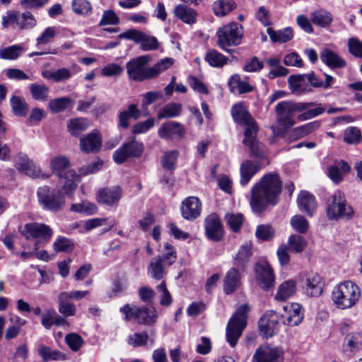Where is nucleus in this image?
<instances>
[{"label":"nucleus","instance_id":"nucleus-14","mask_svg":"<svg viewBox=\"0 0 362 362\" xmlns=\"http://www.w3.org/2000/svg\"><path fill=\"white\" fill-rule=\"evenodd\" d=\"M118 38L133 40L135 43L139 44L144 51L155 50L159 46L156 37L149 36L136 29H129L122 33L118 35Z\"/></svg>","mask_w":362,"mask_h":362},{"label":"nucleus","instance_id":"nucleus-44","mask_svg":"<svg viewBox=\"0 0 362 362\" xmlns=\"http://www.w3.org/2000/svg\"><path fill=\"white\" fill-rule=\"evenodd\" d=\"M236 8L233 0H217L213 3L212 8L216 16H224Z\"/></svg>","mask_w":362,"mask_h":362},{"label":"nucleus","instance_id":"nucleus-10","mask_svg":"<svg viewBox=\"0 0 362 362\" xmlns=\"http://www.w3.org/2000/svg\"><path fill=\"white\" fill-rule=\"evenodd\" d=\"M217 45L223 50L230 53L231 46H238L241 43L243 36V28L238 23H230L220 27L216 32Z\"/></svg>","mask_w":362,"mask_h":362},{"label":"nucleus","instance_id":"nucleus-47","mask_svg":"<svg viewBox=\"0 0 362 362\" xmlns=\"http://www.w3.org/2000/svg\"><path fill=\"white\" fill-rule=\"evenodd\" d=\"M24 51V47L20 45H11L0 49V58L6 60H16Z\"/></svg>","mask_w":362,"mask_h":362},{"label":"nucleus","instance_id":"nucleus-20","mask_svg":"<svg viewBox=\"0 0 362 362\" xmlns=\"http://www.w3.org/2000/svg\"><path fill=\"white\" fill-rule=\"evenodd\" d=\"M122 197V189L119 186L100 189L97 194L98 202L109 206L117 205Z\"/></svg>","mask_w":362,"mask_h":362},{"label":"nucleus","instance_id":"nucleus-11","mask_svg":"<svg viewBox=\"0 0 362 362\" xmlns=\"http://www.w3.org/2000/svg\"><path fill=\"white\" fill-rule=\"evenodd\" d=\"M21 233L27 240L36 239L34 250H37L41 246L47 243L53 235V231L46 224L30 223L24 226Z\"/></svg>","mask_w":362,"mask_h":362},{"label":"nucleus","instance_id":"nucleus-8","mask_svg":"<svg viewBox=\"0 0 362 362\" xmlns=\"http://www.w3.org/2000/svg\"><path fill=\"white\" fill-rule=\"evenodd\" d=\"M126 321L135 320L138 324L151 325L158 319L157 310L152 305L139 307L134 304H125L119 308Z\"/></svg>","mask_w":362,"mask_h":362},{"label":"nucleus","instance_id":"nucleus-54","mask_svg":"<svg viewBox=\"0 0 362 362\" xmlns=\"http://www.w3.org/2000/svg\"><path fill=\"white\" fill-rule=\"evenodd\" d=\"M1 25L4 28L18 29V11L10 10L2 16Z\"/></svg>","mask_w":362,"mask_h":362},{"label":"nucleus","instance_id":"nucleus-25","mask_svg":"<svg viewBox=\"0 0 362 362\" xmlns=\"http://www.w3.org/2000/svg\"><path fill=\"white\" fill-rule=\"evenodd\" d=\"M320 57L321 61L331 69L344 68L347 64L346 60L340 55L327 48L323 49L321 51Z\"/></svg>","mask_w":362,"mask_h":362},{"label":"nucleus","instance_id":"nucleus-48","mask_svg":"<svg viewBox=\"0 0 362 362\" xmlns=\"http://www.w3.org/2000/svg\"><path fill=\"white\" fill-rule=\"evenodd\" d=\"M205 60L210 66L220 68L227 64L228 58L216 49H210L205 55Z\"/></svg>","mask_w":362,"mask_h":362},{"label":"nucleus","instance_id":"nucleus-28","mask_svg":"<svg viewBox=\"0 0 362 362\" xmlns=\"http://www.w3.org/2000/svg\"><path fill=\"white\" fill-rule=\"evenodd\" d=\"M252 255V244L246 243L242 245L233 259L235 267L243 271L248 265Z\"/></svg>","mask_w":362,"mask_h":362},{"label":"nucleus","instance_id":"nucleus-53","mask_svg":"<svg viewBox=\"0 0 362 362\" xmlns=\"http://www.w3.org/2000/svg\"><path fill=\"white\" fill-rule=\"evenodd\" d=\"M30 92L35 100L45 101L48 98L49 88L45 84L32 83L30 86Z\"/></svg>","mask_w":362,"mask_h":362},{"label":"nucleus","instance_id":"nucleus-58","mask_svg":"<svg viewBox=\"0 0 362 362\" xmlns=\"http://www.w3.org/2000/svg\"><path fill=\"white\" fill-rule=\"evenodd\" d=\"M361 139V131L356 127H350L344 132V141L349 144H356Z\"/></svg>","mask_w":362,"mask_h":362},{"label":"nucleus","instance_id":"nucleus-34","mask_svg":"<svg viewBox=\"0 0 362 362\" xmlns=\"http://www.w3.org/2000/svg\"><path fill=\"white\" fill-rule=\"evenodd\" d=\"M362 349V334L352 332L348 334L344 339V352L356 353Z\"/></svg>","mask_w":362,"mask_h":362},{"label":"nucleus","instance_id":"nucleus-57","mask_svg":"<svg viewBox=\"0 0 362 362\" xmlns=\"http://www.w3.org/2000/svg\"><path fill=\"white\" fill-rule=\"evenodd\" d=\"M71 6L75 13L82 16L89 15L92 11L91 4L87 0H73Z\"/></svg>","mask_w":362,"mask_h":362},{"label":"nucleus","instance_id":"nucleus-17","mask_svg":"<svg viewBox=\"0 0 362 362\" xmlns=\"http://www.w3.org/2000/svg\"><path fill=\"white\" fill-rule=\"evenodd\" d=\"M283 351L278 347L269 344H262L255 351L252 362H281Z\"/></svg>","mask_w":362,"mask_h":362},{"label":"nucleus","instance_id":"nucleus-3","mask_svg":"<svg viewBox=\"0 0 362 362\" xmlns=\"http://www.w3.org/2000/svg\"><path fill=\"white\" fill-rule=\"evenodd\" d=\"M69 164L68 158L63 156L54 157L50 162V167L53 173L59 178V186L62 189H64L66 194H71L76 189L81 176L98 172L101 168L103 162L100 160L81 168L79 175L76 174L74 170L69 169Z\"/></svg>","mask_w":362,"mask_h":362},{"label":"nucleus","instance_id":"nucleus-59","mask_svg":"<svg viewBox=\"0 0 362 362\" xmlns=\"http://www.w3.org/2000/svg\"><path fill=\"white\" fill-rule=\"evenodd\" d=\"M292 228L301 234H305L309 228V223L307 219L300 215H296L291 218Z\"/></svg>","mask_w":362,"mask_h":362},{"label":"nucleus","instance_id":"nucleus-62","mask_svg":"<svg viewBox=\"0 0 362 362\" xmlns=\"http://www.w3.org/2000/svg\"><path fill=\"white\" fill-rule=\"evenodd\" d=\"M288 244L291 251L300 252L305 247V240L299 235H291L288 238Z\"/></svg>","mask_w":362,"mask_h":362},{"label":"nucleus","instance_id":"nucleus-64","mask_svg":"<svg viewBox=\"0 0 362 362\" xmlns=\"http://www.w3.org/2000/svg\"><path fill=\"white\" fill-rule=\"evenodd\" d=\"M348 49L351 54L357 58H362V42L356 37L348 40Z\"/></svg>","mask_w":362,"mask_h":362},{"label":"nucleus","instance_id":"nucleus-55","mask_svg":"<svg viewBox=\"0 0 362 362\" xmlns=\"http://www.w3.org/2000/svg\"><path fill=\"white\" fill-rule=\"evenodd\" d=\"M148 339L149 336L146 332H135L128 337L127 343L132 347L137 348L146 346Z\"/></svg>","mask_w":362,"mask_h":362},{"label":"nucleus","instance_id":"nucleus-31","mask_svg":"<svg viewBox=\"0 0 362 362\" xmlns=\"http://www.w3.org/2000/svg\"><path fill=\"white\" fill-rule=\"evenodd\" d=\"M350 169L349 165L346 161L336 160L328 168V176L334 182L339 183L342 180L344 174L349 173Z\"/></svg>","mask_w":362,"mask_h":362},{"label":"nucleus","instance_id":"nucleus-51","mask_svg":"<svg viewBox=\"0 0 362 362\" xmlns=\"http://www.w3.org/2000/svg\"><path fill=\"white\" fill-rule=\"evenodd\" d=\"M38 354L45 361H64L66 359V356L58 350H52L48 346L41 345L38 348Z\"/></svg>","mask_w":362,"mask_h":362},{"label":"nucleus","instance_id":"nucleus-46","mask_svg":"<svg viewBox=\"0 0 362 362\" xmlns=\"http://www.w3.org/2000/svg\"><path fill=\"white\" fill-rule=\"evenodd\" d=\"M37 24L35 17L29 11L21 13L18 11V29L30 30L36 27Z\"/></svg>","mask_w":362,"mask_h":362},{"label":"nucleus","instance_id":"nucleus-56","mask_svg":"<svg viewBox=\"0 0 362 362\" xmlns=\"http://www.w3.org/2000/svg\"><path fill=\"white\" fill-rule=\"evenodd\" d=\"M173 64V59L169 57L161 59L153 66L149 67L151 78L158 76L160 73L169 69Z\"/></svg>","mask_w":362,"mask_h":362},{"label":"nucleus","instance_id":"nucleus-13","mask_svg":"<svg viewBox=\"0 0 362 362\" xmlns=\"http://www.w3.org/2000/svg\"><path fill=\"white\" fill-rule=\"evenodd\" d=\"M151 57L143 55L132 59L126 64V69L128 77L130 80L135 81H144L151 79L149 67L145 66L151 62Z\"/></svg>","mask_w":362,"mask_h":362},{"label":"nucleus","instance_id":"nucleus-26","mask_svg":"<svg viewBox=\"0 0 362 362\" xmlns=\"http://www.w3.org/2000/svg\"><path fill=\"white\" fill-rule=\"evenodd\" d=\"M158 134L162 139H169L175 136L182 137L185 134L183 126L175 121L164 123L158 129Z\"/></svg>","mask_w":362,"mask_h":362},{"label":"nucleus","instance_id":"nucleus-60","mask_svg":"<svg viewBox=\"0 0 362 362\" xmlns=\"http://www.w3.org/2000/svg\"><path fill=\"white\" fill-rule=\"evenodd\" d=\"M178 154L176 150L165 152L161 160L162 166L167 170H173L175 168Z\"/></svg>","mask_w":362,"mask_h":362},{"label":"nucleus","instance_id":"nucleus-15","mask_svg":"<svg viewBox=\"0 0 362 362\" xmlns=\"http://www.w3.org/2000/svg\"><path fill=\"white\" fill-rule=\"evenodd\" d=\"M144 151L142 143L136 141L134 137L124 143L113 154V159L117 164L124 163L128 158L140 157Z\"/></svg>","mask_w":362,"mask_h":362},{"label":"nucleus","instance_id":"nucleus-6","mask_svg":"<svg viewBox=\"0 0 362 362\" xmlns=\"http://www.w3.org/2000/svg\"><path fill=\"white\" fill-rule=\"evenodd\" d=\"M250 308L247 304L240 305L230 317L226 328V338L231 347H235L247 326V313Z\"/></svg>","mask_w":362,"mask_h":362},{"label":"nucleus","instance_id":"nucleus-35","mask_svg":"<svg viewBox=\"0 0 362 362\" xmlns=\"http://www.w3.org/2000/svg\"><path fill=\"white\" fill-rule=\"evenodd\" d=\"M310 20L313 23L317 26L327 28L331 25L333 18L329 11L320 8L310 13Z\"/></svg>","mask_w":362,"mask_h":362},{"label":"nucleus","instance_id":"nucleus-42","mask_svg":"<svg viewBox=\"0 0 362 362\" xmlns=\"http://www.w3.org/2000/svg\"><path fill=\"white\" fill-rule=\"evenodd\" d=\"M141 111L137 108L136 105L132 104L129 106L127 110H124L119 115V126L127 129L129 127V119L134 118L137 119L140 117Z\"/></svg>","mask_w":362,"mask_h":362},{"label":"nucleus","instance_id":"nucleus-29","mask_svg":"<svg viewBox=\"0 0 362 362\" xmlns=\"http://www.w3.org/2000/svg\"><path fill=\"white\" fill-rule=\"evenodd\" d=\"M259 161L245 160L240 165V180L242 186H245L251 178L261 169L262 165Z\"/></svg>","mask_w":362,"mask_h":362},{"label":"nucleus","instance_id":"nucleus-16","mask_svg":"<svg viewBox=\"0 0 362 362\" xmlns=\"http://www.w3.org/2000/svg\"><path fill=\"white\" fill-rule=\"evenodd\" d=\"M254 269L256 280L260 288L264 290H269L273 287L275 276L273 269L267 261L257 262L255 264Z\"/></svg>","mask_w":362,"mask_h":362},{"label":"nucleus","instance_id":"nucleus-50","mask_svg":"<svg viewBox=\"0 0 362 362\" xmlns=\"http://www.w3.org/2000/svg\"><path fill=\"white\" fill-rule=\"evenodd\" d=\"M58 32L54 26L46 28L35 40L36 47L40 49L42 46L49 44L57 36Z\"/></svg>","mask_w":362,"mask_h":362},{"label":"nucleus","instance_id":"nucleus-45","mask_svg":"<svg viewBox=\"0 0 362 362\" xmlns=\"http://www.w3.org/2000/svg\"><path fill=\"white\" fill-rule=\"evenodd\" d=\"M10 103L15 115L19 117H25L27 115L29 107L23 98L13 95L10 99Z\"/></svg>","mask_w":362,"mask_h":362},{"label":"nucleus","instance_id":"nucleus-23","mask_svg":"<svg viewBox=\"0 0 362 362\" xmlns=\"http://www.w3.org/2000/svg\"><path fill=\"white\" fill-rule=\"evenodd\" d=\"M102 145V137L98 131H93L80 139V148L83 152L96 153Z\"/></svg>","mask_w":362,"mask_h":362},{"label":"nucleus","instance_id":"nucleus-61","mask_svg":"<svg viewBox=\"0 0 362 362\" xmlns=\"http://www.w3.org/2000/svg\"><path fill=\"white\" fill-rule=\"evenodd\" d=\"M71 211L87 215H92L96 213L97 207L94 204L88 202H83L79 204H74L71 206Z\"/></svg>","mask_w":362,"mask_h":362},{"label":"nucleus","instance_id":"nucleus-39","mask_svg":"<svg viewBox=\"0 0 362 362\" xmlns=\"http://www.w3.org/2000/svg\"><path fill=\"white\" fill-rule=\"evenodd\" d=\"M296 291V284L293 280H288L280 284L276 294V299L285 301L292 296Z\"/></svg>","mask_w":362,"mask_h":362},{"label":"nucleus","instance_id":"nucleus-18","mask_svg":"<svg viewBox=\"0 0 362 362\" xmlns=\"http://www.w3.org/2000/svg\"><path fill=\"white\" fill-rule=\"evenodd\" d=\"M205 233L209 240L218 242L224 235L223 225L218 216L214 213L209 214L204 221Z\"/></svg>","mask_w":362,"mask_h":362},{"label":"nucleus","instance_id":"nucleus-12","mask_svg":"<svg viewBox=\"0 0 362 362\" xmlns=\"http://www.w3.org/2000/svg\"><path fill=\"white\" fill-rule=\"evenodd\" d=\"M353 214L352 208L346 204L344 194L339 191L336 192L327 205V214L328 218L331 220L350 218Z\"/></svg>","mask_w":362,"mask_h":362},{"label":"nucleus","instance_id":"nucleus-2","mask_svg":"<svg viewBox=\"0 0 362 362\" xmlns=\"http://www.w3.org/2000/svg\"><path fill=\"white\" fill-rule=\"evenodd\" d=\"M282 183L278 174L264 175L252 189L250 205L254 212L261 213L269 204L275 205L281 194Z\"/></svg>","mask_w":362,"mask_h":362},{"label":"nucleus","instance_id":"nucleus-4","mask_svg":"<svg viewBox=\"0 0 362 362\" xmlns=\"http://www.w3.org/2000/svg\"><path fill=\"white\" fill-rule=\"evenodd\" d=\"M231 115L236 123L245 127L243 142L250 148L252 156L259 158L263 163L266 158L262 146L256 139V134L258 129L256 122L242 104L233 105Z\"/></svg>","mask_w":362,"mask_h":362},{"label":"nucleus","instance_id":"nucleus-9","mask_svg":"<svg viewBox=\"0 0 362 362\" xmlns=\"http://www.w3.org/2000/svg\"><path fill=\"white\" fill-rule=\"evenodd\" d=\"M176 259L175 247L169 243H165L163 255L156 256L151 260L148 274L151 278L160 280L165 275V269L171 266Z\"/></svg>","mask_w":362,"mask_h":362},{"label":"nucleus","instance_id":"nucleus-43","mask_svg":"<svg viewBox=\"0 0 362 362\" xmlns=\"http://www.w3.org/2000/svg\"><path fill=\"white\" fill-rule=\"evenodd\" d=\"M320 127L319 121H313L300 127L294 128L291 131V136L295 139L303 138L310 133L317 130Z\"/></svg>","mask_w":362,"mask_h":362},{"label":"nucleus","instance_id":"nucleus-49","mask_svg":"<svg viewBox=\"0 0 362 362\" xmlns=\"http://www.w3.org/2000/svg\"><path fill=\"white\" fill-rule=\"evenodd\" d=\"M224 218L230 229L234 233L240 230L245 219L240 213H227Z\"/></svg>","mask_w":362,"mask_h":362},{"label":"nucleus","instance_id":"nucleus-32","mask_svg":"<svg viewBox=\"0 0 362 362\" xmlns=\"http://www.w3.org/2000/svg\"><path fill=\"white\" fill-rule=\"evenodd\" d=\"M174 16L187 24H194L196 23L197 16V11L184 4L176 6L173 10Z\"/></svg>","mask_w":362,"mask_h":362},{"label":"nucleus","instance_id":"nucleus-36","mask_svg":"<svg viewBox=\"0 0 362 362\" xmlns=\"http://www.w3.org/2000/svg\"><path fill=\"white\" fill-rule=\"evenodd\" d=\"M73 73L66 68H60L56 70H45L42 71L43 78L52 80L56 83L67 81L71 78Z\"/></svg>","mask_w":362,"mask_h":362},{"label":"nucleus","instance_id":"nucleus-5","mask_svg":"<svg viewBox=\"0 0 362 362\" xmlns=\"http://www.w3.org/2000/svg\"><path fill=\"white\" fill-rule=\"evenodd\" d=\"M361 296L359 287L351 281L339 284L332 291V299L339 309H348L354 306Z\"/></svg>","mask_w":362,"mask_h":362},{"label":"nucleus","instance_id":"nucleus-52","mask_svg":"<svg viewBox=\"0 0 362 362\" xmlns=\"http://www.w3.org/2000/svg\"><path fill=\"white\" fill-rule=\"evenodd\" d=\"M72 103L73 100L70 98L62 97L50 100L48 107L52 112L58 113L69 109Z\"/></svg>","mask_w":362,"mask_h":362},{"label":"nucleus","instance_id":"nucleus-63","mask_svg":"<svg viewBox=\"0 0 362 362\" xmlns=\"http://www.w3.org/2000/svg\"><path fill=\"white\" fill-rule=\"evenodd\" d=\"M68 128L72 135L78 136L81 132L86 129L87 125L84 119L77 118L69 122Z\"/></svg>","mask_w":362,"mask_h":362},{"label":"nucleus","instance_id":"nucleus-7","mask_svg":"<svg viewBox=\"0 0 362 362\" xmlns=\"http://www.w3.org/2000/svg\"><path fill=\"white\" fill-rule=\"evenodd\" d=\"M68 194L64 192V189L59 187V183L57 189L44 185L40 187L37 191L38 202L41 207L53 212L62 209L65 204L64 196Z\"/></svg>","mask_w":362,"mask_h":362},{"label":"nucleus","instance_id":"nucleus-21","mask_svg":"<svg viewBox=\"0 0 362 362\" xmlns=\"http://www.w3.org/2000/svg\"><path fill=\"white\" fill-rule=\"evenodd\" d=\"M202 203L197 197H189L186 198L182 204L181 213L183 218L192 221L200 216Z\"/></svg>","mask_w":362,"mask_h":362},{"label":"nucleus","instance_id":"nucleus-33","mask_svg":"<svg viewBox=\"0 0 362 362\" xmlns=\"http://www.w3.org/2000/svg\"><path fill=\"white\" fill-rule=\"evenodd\" d=\"M288 83L292 93L301 94L311 91V89L308 86L306 75L290 76Z\"/></svg>","mask_w":362,"mask_h":362},{"label":"nucleus","instance_id":"nucleus-40","mask_svg":"<svg viewBox=\"0 0 362 362\" xmlns=\"http://www.w3.org/2000/svg\"><path fill=\"white\" fill-rule=\"evenodd\" d=\"M41 323L46 329H49L52 325L60 326L66 323V320L59 315L55 310H47L41 315Z\"/></svg>","mask_w":362,"mask_h":362},{"label":"nucleus","instance_id":"nucleus-41","mask_svg":"<svg viewBox=\"0 0 362 362\" xmlns=\"http://www.w3.org/2000/svg\"><path fill=\"white\" fill-rule=\"evenodd\" d=\"M182 105L178 103H170L163 106L158 112V119L173 118L180 115Z\"/></svg>","mask_w":362,"mask_h":362},{"label":"nucleus","instance_id":"nucleus-37","mask_svg":"<svg viewBox=\"0 0 362 362\" xmlns=\"http://www.w3.org/2000/svg\"><path fill=\"white\" fill-rule=\"evenodd\" d=\"M267 33L273 42L284 43L291 40L293 37V30L287 27L281 30H274L271 28L267 29Z\"/></svg>","mask_w":362,"mask_h":362},{"label":"nucleus","instance_id":"nucleus-30","mask_svg":"<svg viewBox=\"0 0 362 362\" xmlns=\"http://www.w3.org/2000/svg\"><path fill=\"white\" fill-rule=\"evenodd\" d=\"M299 209L312 216L317 206L315 197L308 192L302 191L297 199Z\"/></svg>","mask_w":362,"mask_h":362},{"label":"nucleus","instance_id":"nucleus-19","mask_svg":"<svg viewBox=\"0 0 362 362\" xmlns=\"http://www.w3.org/2000/svg\"><path fill=\"white\" fill-rule=\"evenodd\" d=\"M303 287L308 296L317 297L321 295L323 282L321 276L315 272H310L305 274L301 278Z\"/></svg>","mask_w":362,"mask_h":362},{"label":"nucleus","instance_id":"nucleus-24","mask_svg":"<svg viewBox=\"0 0 362 362\" xmlns=\"http://www.w3.org/2000/svg\"><path fill=\"white\" fill-rule=\"evenodd\" d=\"M239 269L230 268L226 274L223 279V291L229 295L234 293L241 285V276Z\"/></svg>","mask_w":362,"mask_h":362},{"label":"nucleus","instance_id":"nucleus-38","mask_svg":"<svg viewBox=\"0 0 362 362\" xmlns=\"http://www.w3.org/2000/svg\"><path fill=\"white\" fill-rule=\"evenodd\" d=\"M59 311L66 317L73 316L76 313V306L71 303L68 292H62L58 296Z\"/></svg>","mask_w":362,"mask_h":362},{"label":"nucleus","instance_id":"nucleus-27","mask_svg":"<svg viewBox=\"0 0 362 362\" xmlns=\"http://www.w3.org/2000/svg\"><path fill=\"white\" fill-rule=\"evenodd\" d=\"M286 317V323L289 326H296L303 319V308L298 303H291L283 306Z\"/></svg>","mask_w":362,"mask_h":362},{"label":"nucleus","instance_id":"nucleus-1","mask_svg":"<svg viewBox=\"0 0 362 362\" xmlns=\"http://www.w3.org/2000/svg\"><path fill=\"white\" fill-rule=\"evenodd\" d=\"M317 104L315 102H294L284 100L278 103L275 106L276 125L272 126L274 133L282 134L286 132L296 124L295 113L301 112L297 119L305 121L319 116L325 112V109L318 106L311 108Z\"/></svg>","mask_w":362,"mask_h":362},{"label":"nucleus","instance_id":"nucleus-22","mask_svg":"<svg viewBox=\"0 0 362 362\" xmlns=\"http://www.w3.org/2000/svg\"><path fill=\"white\" fill-rule=\"evenodd\" d=\"M279 322L273 312L265 313L259 320V329L264 337H270L277 331Z\"/></svg>","mask_w":362,"mask_h":362}]
</instances>
